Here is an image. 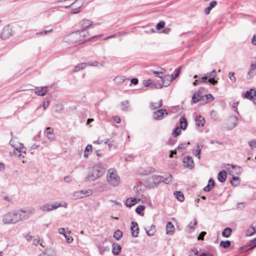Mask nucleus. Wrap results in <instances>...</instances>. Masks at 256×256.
Returning <instances> with one entry per match:
<instances>
[{"label": "nucleus", "mask_w": 256, "mask_h": 256, "mask_svg": "<svg viewBox=\"0 0 256 256\" xmlns=\"http://www.w3.org/2000/svg\"><path fill=\"white\" fill-rule=\"evenodd\" d=\"M106 166L102 163L95 164L90 170L86 177L87 180L94 181L102 176L106 172Z\"/></svg>", "instance_id": "obj_1"}, {"label": "nucleus", "mask_w": 256, "mask_h": 256, "mask_svg": "<svg viewBox=\"0 0 256 256\" xmlns=\"http://www.w3.org/2000/svg\"><path fill=\"white\" fill-rule=\"evenodd\" d=\"M88 35V32L84 30H78L71 33L68 36V40L70 44L82 43Z\"/></svg>", "instance_id": "obj_2"}, {"label": "nucleus", "mask_w": 256, "mask_h": 256, "mask_svg": "<svg viewBox=\"0 0 256 256\" xmlns=\"http://www.w3.org/2000/svg\"><path fill=\"white\" fill-rule=\"evenodd\" d=\"M107 180L110 185L116 186L120 183V179L117 174L116 170L113 169H110L108 172Z\"/></svg>", "instance_id": "obj_3"}, {"label": "nucleus", "mask_w": 256, "mask_h": 256, "mask_svg": "<svg viewBox=\"0 0 256 256\" xmlns=\"http://www.w3.org/2000/svg\"><path fill=\"white\" fill-rule=\"evenodd\" d=\"M2 222L4 224H9L18 222L16 210L8 212L2 217Z\"/></svg>", "instance_id": "obj_4"}, {"label": "nucleus", "mask_w": 256, "mask_h": 256, "mask_svg": "<svg viewBox=\"0 0 256 256\" xmlns=\"http://www.w3.org/2000/svg\"><path fill=\"white\" fill-rule=\"evenodd\" d=\"M18 222L24 220L29 218L33 214L34 208H30L26 210H16Z\"/></svg>", "instance_id": "obj_5"}, {"label": "nucleus", "mask_w": 256, "mask_h": 256, "mask_svg": "<svg viewBox=\"0 0 256 256\" xmlns=\"http://www.w3.org/2000/svg\"><path fill=\"white\" fill-rule=\"evenodd\" d=\"M174 79V74L165 75L161 78L160 82H156V86H155L154 87H156L158 89L162 88L163 86L167 87Z\"/></svg>", "instance_id": "obj_6"}, {"label": "nucleus", "mask_w": 256, "mask_h": 256, "mask_svg": "<svg viewBox=\"0 0 256 256\" xmlns=\"http://www.w3.org/2000/svg\"><path fill=\"white\" fill-rule=\"evenodd\" d=\"M62 206V202H54L52 204L46 203L41 206L40 210L43 212H50Z\"/></svg>", "instance_id": "obj_7"}, {"label": "nucleus", "mask_w": 256, "mask_h": 256, "mask_svg": "<svg viewBox=\"0 0 256 256\" xmlns=\"http://www.w3.org/2000/svg\"><path fill=\"white\" fill-rule=\"evenodd\" d=\"M168 115V112L165 109H159L153 112L152 116L154 119L156 120H162L164 116Z\"/></svg>", "instance_id": "obj_8"}, {"label": "nucleus", "mask_w": 256, "mask_h": 256, "mask_svg": "<svg viewBox=\"0 0 256 256\" xmlns=\"http://www.w3.org/2000/svg\"><path fill=\"white\" fill-rule=\"evenodd\" d=\"M206 77V79L208 82L212 85H215L218 83V80L214 78L216 76V70H213L211 72H207L204 75Z\"/></svg>", "instance_id": "obj_9"}, {"label": "nucleus", "mask_w": 256, "mask_h": 256, "mask_svg": "<svg viewBox=\"0 0 256 256\" xmlns=\"http://www.w3.org/2000/svg\"><path fill=\"white\" fill-rule=\"evenodd\" d=\"M184 166L190 170H192L194 166L193 158L191 156H186L183 160Z\"/></svg>", "instance_id": "obj_10"}, {"label": "nucleus", "mask_w": 256, "mask_h": 256, "mask_svg": "<svg viewBox=\"0 0 256 256\" xmlns=\"http://www.w3.org/2000/svg\"><path fill=\"white\" fill-rule=\"evenodd\" d=\"M12 30L10 28L9 26H4L0 34L1 38L3 40H6L8 38L11 36L12 35Z\"/></svg>", "instance_id": "obj_11"}, {"label": "nucleus", "mask_w": 256, "mask_h": 256, "mask_svg": "<svg viewBox=\"0 0 256 256\" xmlns=\"http://www.w3.org/2000/svg\"><path fill=\"white\" fill-rule=\"evenodd\" d=\"M229 172H234L236 174L241 173L242 168L240 166L230 164H227L225 167Z\"/></svg>", "instance_id": "obj_12"}, {"label": "nucleus", "mask_w": 256, "mask_h": 256, "mask_svg": "<svg viewBox=\"0 0 256 256\" xmlns=\"http://www.w3.org/2000/svg\"><path fill=\"white\" fill-rule=\"evenodd\" d=\"M98 64V62H95L94 64H92L90 62H87V63H82L80 64H78L76 66L74 67V68L73 70V72H77L80 70H84L86 66H96Z\"/></svg>", "instance_id": "obj_13"}, {"label": "nucleus", "mask_w": 256, "mask_h": 256, "mask_svg": "<svg viewBox=\"0 0 256 256\" xmlns=\"http://www.w3.org/2000/svg\"><path fill=\"white\" fill-rule=\"evenodd\" d=\"M93 22L91 20L84 19L82 20L80 22V26H81V30H84L89 28L90 27L94 28V26H92Z\"/></svg>", "instance_id": "obj_14"}, {"label": "nucleus", "mask_w": 256, "mask_h": 256, "mask_svg": "<svg viewBox=\"0 0 256 256\" xmlns=\"http://www.w3.org/2000/svg\"><path fill=\"white\" fill-rule=\"evenodd\" d=\"M194 78L196 79L193 82V84L194 86H196L198 84H206L208 82V80L206 79V77L204 76H202L201 75H194Z\"/></svg>", "instance_id": "obj_15"}, {"label": "nucleus", "mask_w": 256, "mask_h": 256, "mask_svg": "<svg viewBox=\"0 0 256 256\" xmlns=\"http://www.w3.org/2000/svg\"><path fill=\"white\" fill-rule=\"evenodd\" d=\"M130 230L132 236L134 238H136L139 233V228L136 222L133 221L131 222Z\"/></svg>", "instance_id": "obj_16"}, {"label": "nucleus", "mask_w": 256, "mask_h": 256, "mask_svg": "<svg viewBox=\"0 0 256 256\" xmlns=\"http://www.w3.org/2000/svg\"><path fill=\"white\" fill-rule=\"evenodd\" d=\"M48 92V86L36 87L34 93L40 96H45Z\"/></svg>", "instance_id": "obj_17"}, {"label": "nucleus", "mask_w": 256, "mask_h": 256, "mask_svg": "<svg viewBox=\"0 0 256 256\" xmlns=\"http://www.w3.org/2000/svg\"><path fill=\"white\" fill-rule=\"evenodd\" d=\"M254 96H256V90L254 88H251L246 92L244 98L247 99L252 100Z\"/></svg>", "instance_id": "obj_18"}, {"label": "nucleus", "mask_w": 256, "mask_h": 256, "mask_svg": "<svg viewBox=\"0 0 256 256\" xmlns=\"http://www.w3.org/2000/svg\"><path fill=\"white\" fill-rule=\"evenodd\" d=\"M122 250L121 246L117 243H114L112 245V252L114 255H118Z\"/></svg>", "instance_id": "obj_19"}, {"label": "nucleus", "mask_w": 256, "mask_h": 256, "mask_svg": "<svg viewBox=\"0 0 256 256\" xmlns=\"http://www.w3.org/2000/svg\"><path fill=\"white\" fill-rule=\"evenodd\" d=\"M256 63H252L250 65V69L248 72L247 78H251L256 74Z\"/></svg>", "instance_id": "obj_20"}, {"label": "nucleus", "mask_w": 256, "mask_h": 256, "mask_svg": "<svg viewBox=\"0 0 256 256\" xmlns=\"http://www.w3.org/2000/svg\"><path fill=\"white\" fill-rule=\"evenodd\" d=\"M227 178V174L226 170L220 171L218 174V180L220 182H224Z\"/></svg>", "instance_id": "obj_21"}, {"label": "nucleus", "mask_w": 256, "mask_h": 256, "mask_svg": "<svg viewBox=\"0 0 256 256\" xmlns=\"http://www.w3.org/2000/svg\"><path fill=\"white\" fill-rule=\"evenodd\" d=\"M162 100H160L158 102H150L149 104V107L150 110H154L162 107Z\"/></svg>", "instance_id": "obj_22"}, {"label": "nucleus", "mask_w": 256, "mask_h": 256, "mask_svg": "<svg viewBox=\"0 0 256 256\" xmlns=\"http://www.w3.org/2000/svg\"><path fill=\"white\" fill-rule=\"evenodd\" d=\"M46 133L49 140H54L55 138L53 128L50 127L46 128Z\"/></svg>", "instance_id": "obj_23"}, {"label": "nucleus", "mask_w": 256, "mask_h": 256, "mask_svg": "<svg viewBox=\"0 0 256 256\" xmlns=\"http://www.w3.org/2000/svg\"><path fill=\"white\" fill-rule=\"evenodd\" d=\"M142 84L146 87L150 86L152 89L156 88V87H154L155 86H156V82H154L150 79L144 80Z\"/></svg>", "instance_id": "obj_24"}, {"label": "nucleus", "mask_w": 256, "mask_h": 256, "mask_svg": "<svg viewBox=\"0 0 256 256\" xmlns=\"http://www.w3.org/2000/svg\"><path fill=\"white\" fill-rule=\"evenodd\" d=\"M202 96H201L200 92L198 91L196 92L192 96V99L194 103H197L202 100Z\"/></svg>", "instance_id": "obj_25"}, {"label": "nucleus", "mask_w": 256, "mask_h": 256, "mask_svg": "<svg viewBox=\"0 0 256 256\" xmlns=\"http://www.w3.org/2000/svg\"><path fill=\"white\" fill-rule=\"evenodd\" d=\"M205 122L204 118L201 116H196V125L200 126H203Z\"/></svg>", "instance_id": "obj_26"}, {"label": "nucleus", "mask_w": 256, "mask_h": 256, "mask_svg": "<svg viewBox=\"0 0 256 256\" xmlns=\"http://www.w3.org/2000/svg\"><path fill=\"white\" fill-rule=\"evenodd\" d=\"M202 145L197 144L196 149L193 152V154L200 160L201 158V151L202 148Z\"/></svg>", "instance_id": "obj_27"}, {"label": "nucleus", "mask_w": 256, "mask_h": 256, "mask_svg": "<svg viewBox=\"0 0 256 256\" xmlns=\"http://www.w3.org/2000/svg\"><path fill=\"white\" fill-rule=\"evenodd\" d=\"M136 198H128L126 201V206L127 207L131 208L136 203Z\"/></svg>", "instance_id": "obj_28"}, {"label": "nucleus", "mask_w": 256, "mask_h": 256, "mask_svg": "<svg viewBox=\"0 0 256 256\" xmlns=\"http://www.w3.org/2000/svg\"><path fill=\"white\" fill-rule=\"evenodd\" d=\"M174 226L172 224L169 222H168L166 226V234H172L174 232Z\"/></svg>", "instance_id": "obj_29"}, {"label": "nucleus", "mask_w": 256, "mask_h": 256, "mask_svg": "<svg viewBox=\"0 0 256 256\" xmlns=\"http://www.w3.org/2000/svg\"><path fill=\"white\" fill-rule=\"evenodd\" d=\"M240 180L239 177L233 176L230 180V184L234 186H236L240 184Z\"/></svg>", "instance_id": "obj_30"}, {"label": "nucleus", "mask_w": 256, "mask_h": 256, "mask_svg": "<svg viewBox=\"0 0 256 256\" xmlns=\"http://www.w3.org/2000/svg\"><path fill=\"white\" fill-rule=\"evenodd\" d=\"M180 128L182 130H186L188 126V122L186 118H182L180 120Z\"/></svg>", "instance_id": "obj_31"}, {"label": "nucleus", "mask_w": 256, "mask_h": 256, "mask_svg": "<svg viewBox=\"0 0 256 256\" xmlns=\"http://www.w3.org/2000/svg\"><path fill=\"white\" fill-rule=\"evenodd\" d=\"M154 182L155 185L158 186V185L160 183L162 182V180H164V176H154L152 177Z\"/></svg>", "instance_id": "obj_32"}, {"label": "nucleus", "mask_w": 256, "mask_h": 256, "mask_svg": "<svg viewBox=\"0 0 256 256\" xmlns=\"http://www.w3.org/2000/svg\"><path fill=\"white\" fill-rule=\"evenodd\" d=\"M214 100V97L210 94H206L205 96H203L202 97V100H204L205 103H208V102H212Z\"/></svg>", "instance_id": "obj_33"}, {"label": "nucleus", "mask_w": 256, "mask_h": 256, "mask_svg": "<svg viewBox=\"0 0 256 256\" xmlns=\"http://www.w3.org/2000/svg\"><path fill=\"white\" fill-rule=\"evenodd\" d=\"M210 116L212 119L215 121H220V118L218 112L216 110H212L210 112Z\"/></svg>", "instance_id": "obj_34"}, {"label": "nucleus", "mask_w": 256, "mask_h": 256, "mask_svg": "<svg viewBox=\"0 0 256 256\" xmlns=\"http://www.w3.org/2000/svg\"><path fill=\"white\" fill-rule=\"evenodd\" d=\"M176 198L180 202H182L184 200V197L183 193L180 191L174 192Z\"/></svg>", "instance_id": "obj_35"}, {"label": "nucleus", "mask_w": 256, "mask_h": 256, "mask_svg": "<svg viewBox=\"0 0 256 256\" xmlns=\"http://www.w3.org/2000/svg\"><path fill=\"white\" fill-rule=\"evenodd\" d=\"M15 150L19 153V156H21V152L25 153L26 150L22 144H19V146H17L16 148H15Z\"/></svg>", "instance_id": "obj_36"}, {"label": "nucleus", "mask_w": 256, "mask_h": 256, "mask_svg": "<svg viewBox=\"0 0 256 256\" xmlns=\"http://www.w3.org/2000/svg\"><path fill=\"white\" fill-rule=\"evenodd\" d=\"M123 232L122 230H116L114 234V238L117 240H119L122 237Z\"/></svg>", "instance_id": "obj_37"}, {"label": "nucleus", "mask_w": 256, "mask_h": 256, "mask_svg": "<svg viewBox=\"0 0 256 256\" xmlns=\"http://www.w3.org/2000/svg\"><path fill=\"white\" fill-rule=\"evenodd\" d=\"M232 232V228H226L222 231V236L225 238H228L231 235Z\"/></svg>", "instance_id": "obj_38"}, {"label": "nucleus", "mask_w": 256, "mask_h": 256, "mask_svg": "<svg viewBox=\"0 0 256 256\" xmlns=\"http://www.w3.org/2000/svg\"><path fill=\"white\" fill-rule=\"evenodd\" d=\"M92 146L91 144H88L85 148L84 156L85 158H88V155L90 154V152H92Z\"/></svg>", "instance_id": "obj_39"}, {"label": "nucleus", "mask_w": 256, "mask_h": 256, "mask_svg": "<svg viewBox=\"0 0 256 256\" xmlns=\"http://www.w3.org/2000/svg\"><path fill=\"white\" fill-rule=\"evenodd\" d=\"M231 242L228 240L225 241H221L220 242V246L223 248H227L230 246Z\"/></svg>", "instance_id": "obj_40"}, {"label": "nucleus", "mask_w": 256, "mask_h": 256, "mask_svg": "<svg viewBox=\"0 0 256 256\" xmlns=\"http://www.w3.org/2000/svg\"><path fill=\"white\" fill-rule=\"evenodd\" d=\"M125 80L126 78L124 76H117L114 79L115 82L117 84H122Z\"/></svg>", "instance_id": "obj_41"}, {"label": "nucleus", "mask_w": 256, "mask_h": 256, "mask_svg": "<svg viewBox=\"0 0 256 256\" xmlns=\"http://www.w3.org/2000/svg\"><path fill=\"white\" fill-rule=\"evenodd\" d=\"M78 193H81L82 196H83V198L85 196H89L92 194V192L91 190H82L78 191Z\"/></svg>", "instance_id": "obj_42"}, {"label": "nucleus", "mask_w": 256, "mask_h": 256, "mask_svg": "<svg viewBox=\"0 0 256 256\" xmlns=\"http://www.w3.org/2000/svg\"><path fill=\"white\" fill-rule=\"evenodd\" d=\"M54 112L56 113H60L63 109H64V106L62 104H56L54 107Z\"/></svg>", "instance_id": "obj_43"}, {"label": "nucleus", "mask_w": 256, "mask_h": 256, "mask_svg": "<svg viewBox=\"0 0 256 256\" xmlns=\"http://www.w3.org/2000/svg\"><path fill=\"white\" fill-rule=\"evenodd\" d=\"M98 248L99 250V252L102 256L104 255L106 252L110 250L108 246H98Z\"/></svg>", "instance_id": "obj_44"}, {"label": "nucleus", "mask_w": 256, "mask_h": 256, "mask_svg": "<svg viewBox=\"0 0 256 256\" xmlns=\"http://www.w3.org/2000/svg\"><path fill=\"white\" fill-rule=\"evenodd\" d=\"M154 228L155 226L152 225L151 226L150 228V230H147L146 229V234L148 236H152L154 235L155 232Z\"/></svg>", "instance_id": "obj_45"}, {"label": "nucleus", "mask_w": 256, "mask_h": 256, "mask_svg": "<svg viewBox=\"0 0 256 256\" xmlns=\"http://www.w3.org/2000/svg\"><path fill=\"white\" fill-rule=\"evenodd\" d=\"M172 174H168L167 177H164V180H162V182L165 183L166 184H168L172 182Z\"/></svg>", "instance_id": "obj_46"}, {"label": "nucleus", "mask_w": 256, "mask_h": 256, "mask_svg": "<svg viewBox=\"0 0 256 256\" xmlns=\"http://www.w3.org/2000/svg\"><path fill=\"white\" fill-rule=\"evenodd\" d=\"M114 142V140L112 138H110L106 139V140L104 142V144L108 146V148L110 150L112 148V146H113Z\"/></svg>", "instance_id": "obj_47"}, {"label": "nucleus", "mask_w": 256, "mask_h": 256, "mask_svg": "<svg viewBox=\"0 0 256 256\" xmlns=\"http://www.w3.org/2000/svg\"><path fill=\"white\" fill-rule=\"evenodd\" d=\"M230 120L232 122V128H234L238 124V118L236 116H233L230 117Z\"/></svg>", "instance_id": "obj_48"}, {"label": "nucleus", "mask_w": 256, "mask_h": 256, "mask_svg": "<svg viewBox=\"0 0 256 256\" xmlns=\"http://www.w3.org/2000/svg\"><path fill=\"white\" fill-rule=\"evenodd\" d=\"M82 6V3H80L78 6L77 8H72V10L70 12L71 14H78L80 12V8Z\"/></svg>", "instance_id": "obj_49"}, {"label": "nucleus", "mask_w": 256, "mask_h": 256, "mask_svg": "<svg viewBox=\"0 0 256 256\" xmlns=\"http://www.w3.org/2000/svg\"><path fill=\"white\" fill-rule=\"evenodd\" d=\"M180 129L182 128H180V127H176L174 130L172 132V134L174 137H176L180 134Z\"/></svg>", "instance_id": "obj_50"}, {"label": "nucleus", "mask_w": 256, "mask_h": 256, "mask_svg": "<svg viewBox=\"0 0 256 256\" xmlns=\"http://www.w3.org/2000/svg\"><path fill=\"white\" fill-rule=\"evenodd\" d=\"M122 110L126 111L128 107V100L122 101L121 102Z\"/></svg>", "instance_id": "obj_51"}, {"label": "nucleus", "mask_w": 256, "mask_h": 256, "mask_svg": "<svg viewBox=\"0 0 256 256\" xmlns=\"http://www.w3.org/2000/svg\"><path fill=\"white\" fill-rule=\"evenodd\" d=\"M256 233V229L254 227L251 226L248 230L246 232L247 236H251Z\"/></svg>", "instance_id": "obj_52"}, {"label": "nucleus", "mask_w": 256, "mask_h": 256, "mask_svg": "<svg viewBox=\"0 0 256 256\" xmlns=\"http://www.w3.org/2000/svg\"><path fill=\"white\" fill-rule=\"evenodd\" d=\"M144 208L145 206H144L140 205L136 208V212L138 214L141 215Z\"/></svg>", "instance_id": "obj_53"}, {"label": "nucleus", "mask_w": 256, "mask_h": 256, "mask_svg": "<svg viewBox=\"0 0 256 256\" xmlns=\"http://www.w3.org/2000/svg\"><path fill=\"white\" fill-rule=\"evenodd\" d=\"M165 26V22L164 21H160L158 22L156 26V28L158 30H160L163 28Z\"/></svg>", "instance_id": "obj_54"}, {"label": "nucleus", "mask_w": 256, "mask_h": 256, "mask_svg": "<svg viewBox=\"0 0 256 256\" xmlns=\"http://www.w3.org/2000/svg\"><path fill=\"white\" fill-rule=\"evenodd\" d=\"M190 144V142H188L187 144L182 143L180 144H179L178 146L176 148V150H178L182 149V148H186V146Z\"/></svg>", "instance_id": "obj_55"}, {"label": "nucleus", "mask_w": 256, "mask_h": 256, "mask_svg": "<svg viewBox=\"0 0 256 256\" xmlns=\"http://www.w3.org/2000/svg\"><path fill=\"white\" fill-rule=\"evenodd\" d=\"M53 31V30L52 28L49 30H44L38 32L36 33L37 35H44V34H48L51 32Z\"/></svg>", "instance_id": "obj_56"}, {"label": "nucleus", "mask_w": 256, "mask_h": 256, "mask_svg": "<svg viewBox=\"0 0 256 256\" xmlns=\"http://www.w3.org/2000/svg\"><path fill=\"white\" fill-rule=\"evenodd\" d=\"M197 224V221L196 220H194V222H190V224L188 226L190 229H194V226Z\"/></svg>", "instance_id": "obj_57"}, {"label": "nucleus", "mask_w": 256, "mask_h": 256, "mask_svg": "<svg viewBox=\"0 0 256 256\" xmlns=\"http://www.w3.org/2000/svg\"><path fill=\"white\" fill-rule=\"evenodd\" d=\"M198 252L196 248L192 250L191 252L188 256H198Z\"/></svg>", "instance_id": "obj_58"}, {"label": "nucleus", "mask_w": 256, "mask_h": 256, "mask_svg": "<svg viewBox=\"0 0 256 256\" xmlns=\"http://www.w3.org/2000/svg\"><path fill=\"white\" fill-rule=\"evenodd\" d=\"M234 72H229V74H228L229 78L232 82H235L236 80V77L234 76Z\"/></svg>", "instance_id": "obj_59"}, {"label": "nucleus", "mask_w": 256, "mask_h": 256, "mask_svg": "<svg viewBox=\"0 0 256 256\" xmlns=\"http://www.w3.org/2000/svg\"><path fill=\"white\" fill-rule=\"evenodd\" d=\"M152 74L156 77L160 78V79L162 78L163 72H158V71H154L152 72Z\"/></svg>", "instance_id": "obj_60"}, {"label": "nucleus", "mask_w": 256, "mask_h": 256, "mask_svg": "<svg viewBox=\"0 0 256 256\" xmlns=\"http://www.w3.org/2000/svg\"><path fill=\"white\" fill-rule=\"evenodd\" d=\"M181 68H182V66H180L179 68H176L175 70V72H174L175 74H174V78H177L179 76L180 70H181Z\"/></svg>", "instance_id": "obj_61"}, {"label": "nucleus", "mask_w": 256, "mask_h": 256, "mask_svg": "<svg viewBox=\"0 0 256 256\" xmlns=\"http://www.w3.org/2000/svg\"><path fill=\"white\" fill-rule=\"evenodd\" d=\"M248 144L252 148H256V140H252L248 142Z\"/></svg>", "instance_id": "obj_62"}, {"label": "nucleus", "mask_w": 256, "mask_h": 256, "mask_svg": "<svg viewBox=\"0 0 256 256\" xmlns=\"http://www.w3.org/2000/svg\"><path fill=\"white\" fill-rule=\"evenodd\" d=\"M214 187V186H212V184H208L207 186L206 187H204V190L205 192H210Z\"/></svg>", "instance_id": "obj_63"}, {"label": "nucleus", "mask_w": 256, "mask_h": 256, "mask_svg": "<svg viewBox=\"0 0 256 256\" xmlns=\"http://www.w3.org/2000/svg\"><path fill=\"white\" fill-rule=\"evenodd\" d=\"M251 244L249 249H252L256 246V238L250 241Z\"/></svg>", "instance_id": "obj_64"}]
</instances>
